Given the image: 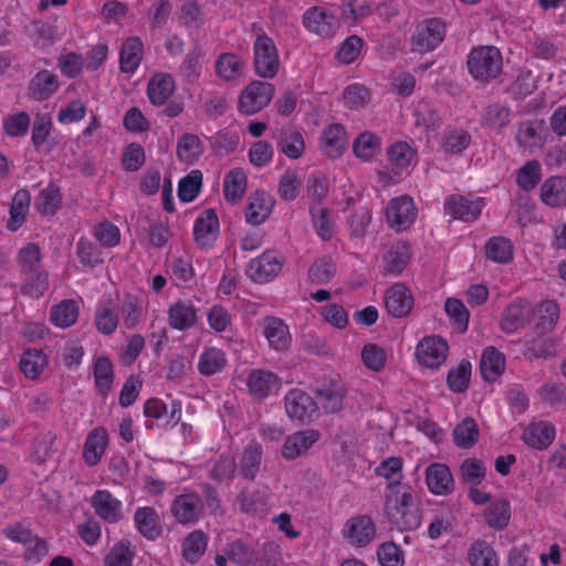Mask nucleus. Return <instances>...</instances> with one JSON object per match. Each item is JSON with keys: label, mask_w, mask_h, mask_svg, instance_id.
<instances>
[{"label": "nucleus", "mask_w": 566, "mask_h": 566, "mask_svg": "<svg viewBox=\"0 0 566 566\" xmlns=\"http://www.w3.org/2000/svg\"><path fill=\"white\" fill-rule=\"evenodd\" d=\"M386 216L391 228L402 231L415 222L417 210L410 197L401 196L390 200L386 209Z\"/></svg>", "instance_id": "10"}, {"label": "nucleus", "mask_w": 566, "mask_h": 566, "mask_svg": "<svg viewBox=\"0 0 566 566\" xmlns=\"http://www.w3.org/2000/svg\"><path fill=\"white\" fill-rule=\"evenodd\" d=\"M541 200L549 207L566 206V177L552 176L541 186Z\"/></svg>", "instance_id": "30"}, {"label": "nucleus", "mask_w": 566, "mask_h": 566, "mask_svg": "<svg viewBox=\"0 0 566 566\" xmlns=\"http://www.w3.org/2000/svg\"><path fill=\"white\" fill-rule=\"evenodd\" d=\"M512 112L502 103H492L484 107L481 124L492 130L501 132L511 122Z\"/></svg>", "instance_id": "32"}, {"label": "nucleus", "mask_w": 566, "mask_h": 566, "mask_svg": "<svg viewBox=\"0 0 566 566\" xmlns=\"http://www.w3.org/2000/svg\"><path fill=\"white\" fill-rule=\"evenodd\" d=\"M24 282L21 286V293L32 298L41 297L49 287V275L43 270L33 271L32 274H21Z\"/></svg>", "instance_id": "52"}, {"label": "nucleus", "mask_w": 566, "mask_h": 566, "mask_svg": "<svg viewBox=\"0 0 566 566\" xmlns=\"http://www.w3.org/2000/svg\"><path fill=\"white\" fill-rule=\"evenodd\" d=\"M511 518V505L506 499H497L492 501L484 511V520L486 524L494 528L504 530Z\"/></svg>", "instance_id": "35"}, {"label": "nucleus", "mask_w": 566, "mask_h": 566, "mask_svg": "<svg viewBox=\"0 0 566 566\" xmlns=\"http://www.w3.org/2000/svg\"><path fill=\"white\" fill-rule=\"evenodd\" d=\"M108 444V434L105 428L98 427L93 429L84 443L83 459L88 467L96 465Z\"/></svg>", "instance_id": "23"}, {"label": "nucleus", "mask_w": 566, "mask_h": 566, "mask_svg": "<svg viewBox=\"0 0 566 566\" xmlns=\"http://www.w3.org/2000/svg\"><path fill=\"white\" fill-rule=\"evenodd\" d=\"M274 95V86L269 82L253 81L244 87L239 97V111L253 115L263 109Z\"/></svg>", "instance_id": "5"}, {"label": "nucleus", "mask_w": 566, "mask_h": 566, "mask_svg": "<svg viewBox=\"0 0 566 566\" xmlns=\"http://www.w3.org/2000/svg\"><path fill=\"white\" fill-rule=\"evenodd\" d=\"M244 64L237 54L223 53L216 62L217 74L226 80L233 81L243 72Z\"/></svg>", "instance_id": "51"}, {"label": "nucleus", "mask_w": 566, "mask_h": 566, "mask_svg": "<svg viewBox=\"0 0 566 566\" xmlns=\"http://www.w3.org/2000/svg\"><path fill=\"white\" fill-rule=\"evenodd\" d=\"M91 505L95 514L107 523L122 520V503L116 497H92Z\"/></svg>", "instance_id": "46"}, {"label": "nucleus", "mask_w": 566, "mask_h": 566, "mask_svg": "<svg viewBox=\"0 0 566 566\" xmlns=\"http://www.w3.org/2000/svg\"><path fill=\"white\" fill-rule=\"evenodd\" d=\"M78 317V305L74 300H64L54 305L50 312L51 322L61 328L75 324Z\"/></svg>", "instance_id": "43"}, {"label": "nucleus", "mask_w": 566, "mask_h": 566, "mask_svg": "<svg viewBox=\"0 0 566 566\" xmlns=\"http://www.w3.org/2000/svg\"><path fill=\"white\" fill-rule=\"evenodd\" d=\"M471 369V363L465 359L461 360L455 368L450 369L447 376L449 389L457 394L464 392L469 387Z\"/></svg>", "instance_id": "53"}, {"label": "nucleus", "mask_w": 566, "mask_h": 566, "mask_svg": "<svg viewBox=\"0 0 566 566\" xmlns=\"http://www.w3.org/2000/svg\"><path fill=\"white\" fill-rule=\"evenodd\" d=\"M471 143V136L463 129L449 128L442 137V148L449 154H459Z\"/></svg>", "instance_id": "63"}, {"label": "nucleus", "mask_w": 566, "mask_h": 566, "mask_svg": "<svg viewBox=\"0 0 566 566\" xmlns=\"http://www.w3.org/2000/svg\"><path fill=\"white\" fill-rule=\"evenodd\" d=\"M558 339L551 335H537L525 342L524 356L530 359H548L556 356Z\"/></svg>", "instance_id": "26"}, {"label": "nucleus", "mask_w": 566, "mask_h": 566, "mask_svg": "<svg viewBox=\"0 0 566 566\" xmlns=\"http://www.w3.org/2000/svg\"><path fill=\"white\" fill-rule=\"evenodd\" d=\"M386 514L389 522L398 530H416L421 524L419 497H388Z\"/></svg>", "instance_id": "2"}, {"label": "nucleus", "mask_w": 566, "mask_h": 566, "mask_svg": "<svg viewBox=\"0 0 566 566\" xmlns=\"http://www.w3.org/2000/svg\"><path fill=\"white\" fill-rule=\"evenodd\" d=\"M444 209L453 219L470 222L480 217L482 201L480 199L471 200L460 195H452L447 200Z\"/></svg>", "instance_id": "18"}, {"label": "nucleus", "mask_w": 566, "mask_h": 566, "mask_svg": "<svg viewBox=\"0 0 566 566\" xmlns=\"http://www.w3.org/2000/svg\"><path fill=\"white\" fill-rule=\"evenodd\" d=\"M48 365V358L42 350L28 349L20 359V368L25 377L35 379Z\"/></svg>", "instance_id": "47"}, {"label": "nucleus", "mask_w": 566, "mask_h": 566, "mask_svg": "<svg viewBox=\"0 0 566 566\" xmlns=\"http://www.w3.org/2000/svg\"><path fill=\"white\" fill-rule=\"evenodd\" d=\"M208 537L205 532L195 530L190 532L182 541L181 554L182 557L191 563H197L207 549Z\"/></svg>", "instance_id": "38"}, {"label": "nucleus", "mask_w": 566, "mask_h": 566, "mask_svg": "<svg viewBox=\"0 0 566 566\" xmlns=\"http://www.w3.org/2000/svg\"><path fill=\"white\" fill-rule=\"evenodd\" d=\"M203 154V144L200 138L190 133H185L177 142L176 155L185 164H193Z\"/></svg>", "instance_id": "37"}, {"label": "nucleus", "mask_w": 566, "mask_h": 566, "mask_svg": "<svg viewBox=\"0 0 566 566\" xmlns=\"http://www.w3.org/2000/svg\"><path fill=\"white\" fill-rule=\"evenodd\" d=\"M343 535L349 545L366 547L375 538L376 525L368 515L354 516L346 522Z\"/></svg>", "instance_id": "7"}, {"label": "nucleus", "mask_w": 566, "mask_h": 566, "mask_svg": "<svg viewBox=\"0 0 566 566\" xmlns=\"http://www.w3.org/2000/svg\"><path fill=\"white\" fill-rule=\"evenodd\" d=\"M262 460V448L258 443H251L247 447L241 458V472L244 478L254 479L259 472Z\"/></svg>", "instance_id": "62"}, {"label": "nucleus", "mask_w": 566, "mask_h": 566, "mask_svg": "<svg viewBox=\"0 0 566 566\" xmlns=\"http://www.w3.org/2000/svg\"><path fill=\"white\" fill-rule=\"evenodd\" d=\"M247 188V176L240 169L230 170L224 179L223 191L228 202L235 203L242 198Z\"/></svg>", "instance_id": "48"}, {"label": "nucleus", "mask_w": 566, "mask_h": 566, "mask_svg": "<svg viewBox=\"0 0 566 566\" xmlns=\"http://www.w3.org/2000/svg\"><path fill=\"white\" fill-rule=\"evenodd\" d=\"M201 56V50L198 48L191 49L187 53L179 66V74L185 81L193 83L200 76L202 69L200 62Z\"/></svg>", "instance_id": "64"}, {"label": "nucleus", "mask_w": 566, "mask_h": 566, "mask_svg": "<svg viewBox=\"0 0 566 566\" xmlns=\"http://www.w3.org/2000/svg\"><path fill=\"white\" fill-rule=\"evenodd\" d=\"M319 438V431L314 429L296 431L285 439L282 447V457L285 460H295L305 453Z\"/></svg>", "instance_id": "15"}, {"label": "nucleus", "mask_w": 566, "mask_h": 566, "mask_svg": "<svg viewBox=\"0 0 566 566\" xmlns=\"http://www.w3.org/2000/svg\"><path fill=\"white\" fill-rule=\"evenodd\" d=\"M452 436L457 447L462 449L472 448L478 442L480 436L476 421L472 417H465L455 426Z\"/></svg>", "instance_id": "42"}, {"label": "nucleus", "mask_w": 566, "mask_h": 566, "mask_svg": "<svg viewBox=\"0 0 566 566\" xmlns=\"http://www.w3.org/2000/svg\"><path fill=\"white\" fill-rule=\"evenodd\" d=\"M120 314L126 328L136 327L144 316L143 301L138 296L126 295L120 305Z\"/></svg>", "instance_id": "50"}, {"label": "nucleus", "mask_w": 566, "mask_h": 566, "mask_svg": "<svg viewBox=\"0 0 566 566\" xmlns=\"http://www.w3.org/2000/svg\"><path fill=\"white\" fill-rule=\"evenodd\" d=\"M226 353L216 347L206 348L198 361V370L203 376H212L220 373L227 366Z\"/></svg>", "instance_id": "40"}, {"label": "nucleus", "mask_w": 566, "mask_h": 566, "mask_svg": "<svg viewBox=\"0 0 566 566\" xmlns=\"http://www.w3.org/2000/svg\"><path fill=\"white\" fill-rule=\"evenodd\" d=\"M469 74L480 84L488 85L500 80L503 73V56L494 45L474 46L467 59Z\"/></svg>", "instance_id": "1"}, {"label": "nucleus", "mask_w": 566, "mask_h": 566, "mask_svg": "<svg viewBox=\"0 0 566 566\" xmlns=\"http://www.w3.org/2000/svg\"><path fill=\"white\" fill-rule=\"evenodd\" d=\"M169 326L177 331H187L197 323V308L189 300H178L168 308Z\"/></svg>", "instance_id": "19"}, {"label": "nucleus", "mask_w": 566, "mask_h": 566, "mask_svg": "<svg viewBox=\"0 0 566 566\" xmlns=\"http://www.w3.org/2000/svg\"><path fill=\"white\" fill-rule=\"evenodd\" d=\"M525 321L524 306L517 302L511 303L502 314L501 329L505 333H514L523 327Z\"/></svg>", "instance_id": "57"}, {"label": "nucleus", "mask_w": 566, "mask_h": 566, "mask_svg": "<svg viewBox=\"0 0 566 566\" xmlns=\"http://www.w3.org/2000/svg\"><path fill=\"white\" fill-rule=\"evenodd\" d=\"M545 136V120L533 118L518 124L515 139L517 145L522 148H534L544 144Z\"/></svg>", "instance_id": "17"}, {"label": "nucleus", "mask_w": 566, "mask_h": 566, "mask_svg": "<svg viewBox=\"0 0 566 566\" xmlns=\"http://www.w3.org/2000/svg\"><path fill=\"white\" fill-rule=\"evenodd\" d=\"M281 270L282 263L279 258L272 252H265L249 262L247 274L252 281L264 283L275 277Z\"/></svg>", "instance_id": "13"}, {"label": "nucleus", "mask_w": 566, "mask_h": 566, "mask_svg": "<svg viewBox=\"0 0 566 566\" xmlns=\"http://www.w3.org/2000/svg\"><path fill=\"white\" fill-rule=\"evenodd\" d=\"M315 394L316 403H319L326 412L334 413L343 408L346 388L342 381L331 380L317 388Z\"/></svg>", "instance_id": "20"}, {"label": "nucleus", "mask_w": 566, "mask_h": 566, "mask_svg": "<svg viewBox=\"0 0 566 566\" xmlns=\"http://www.w3.org/2000/svg\"><path fill=\"white\" fill-rule=\"evenodd\" d=\"M59 88L57 76L48 70L35 74L29 84V95L36 101H44L53 95Z\"/></svg>", "instance_id": "31"}, {"label": "nucleus", "mask_w": 566, "mask_h": 566, "mask_svg": "<svg viewBox=\"0 0 566 566\" xmlns=\"http://www.w3.org/2000/svg\"><path fill=\"white\" fill-rule=\"evenodd\" d=\"M505 369V357L493 346L486 347L481 356L480 373L485 381L496 380Z\"/></svg>", "instance_id": "28"}, {"label": "nucleus", "mask_w": 566, "mask_h": 566, "mask_svg": "<svg viewBox=\"0 0 566 566\" xmlns=\"http://www.w3.org/2000/svg\"><path fill=\"white\" fill-rule=\"evenodd\" d=\"M52 126L53 123L50 114L38 113L34 116L32 124L31 142L35 149H39L48 142V138L52 130Z\"/></svg>", "instance_id": "61"}, {"label": "nucleus", "mask_w": 566, "mask_h": 566, "mask_svg": "<svg viewBox=\"0 0 566 566\" xmlns=\"http://www.w3.org/2000/svg\"><path fill=\"white\" fill-rule=\"evenodd\" d=\"M410 260L409 245L398 242L384 255V272L389 275H399Z\"/></svg>", "instance_id": "34"}, {"label": "nucleus", "mask_w": 566, "mask_h": 566, "mask_svg": "<svg viewBox=\"0 0 566 566\" xmlns=\"http://www.w3.org/2000/svg\"><path fill=\"white\" fill-rule=\"evenodd\" d=\"M448 343L439 336H427L419 342L416 348L418 363L428 368H438L447 359Z\"/></svg>", "instance_id": "8"}, {"label": "nucleus", "mask_w": 566, "mask_h": 566, "mask_svg": "<svg viewBox=\"0 0 566 566\" xmlns=\"http://www.w3.org/2000/svg\"><path fill=\"white\" fill-rule=\"evenodd\" d=\"M542 176L541 163L536 159H532L516 170L515 181L521 190L528 192L537 187L542 180Z\"/></svg>", "instance_id": "41"}, {"label": "nucleus", "mask_w": 566, "mask_h": 566, "mask_svg": "<svg viewBox=\"0 0 566 566\" xmlns=\"http://www.w3.org/2000/svg\"><path fill=\"white\" fill-rule=\"evenodd\" d=\"M277 147L290 159H297L305 149L303 135L297 130L283 129L280 134Z\"/></svg>", "instance_id": "45"}, {"label": "nucleus", "mask_w": 566, "mask_h": 566, "mask_svg": "<svg viewBox=\"0 0 566 566\" xmlns=\"http://www.w3.org/2000/svg\"><path fill=\"white\" fill-rule=\"evenodd\" d=\"M226 555L240 566H253L259 560V554L241 539L230 543L226 548Z\"/></svg>", "instance_id": "49"}, {"label": "nucleus", "mask_w": 566, "mask_h": 566, "mask_svg": "<svg viewBox=\"0 0 566 566\" xmlns=\"http://www.w3.org/2000/svg\"><path fill=\"white\" fill-rule=\"evenodd\" d=\"M144 55V44L138 36H130L124 41L119 51V69L123 73H134Z\"/></svg>", "instance_id": "24"}, {"label": "nucleus", "mask_w": 566, "mask_h": 566, "mask_svg": "<svg viewBox=\"0 0 566 566\" xmlns=\"http://www.w3.org/2000/svg\"><path fill=\"white\" fill-rule=\"evenodd\" d=\"M219 235V219L213 209L202 211L195 221L193 239L201 248L211 247Z\"/></svg>", "instance_id": "14"}, {"label": "nucleus", "mask_w": 566, "mask_h": 566, "mask_svg": "<svg viewBox=\"0 0 566 566\" xmlns=\"http://www.w3.org/2000/svg\"><path fill=\"white\" fill-rule=\"evenodd\" d=\"M485 255L495 263L506 264L513 259V244L504 237H493L485 244Z\"/></svg>", "instance_id": "44"}, {"label": "nucleus", "mask_w": 566, "mask_h": 566, "mask_svg": "<svg viewBox=\"0 0 566 566\" xmlns=\"http://www.w3.org/2000/svg\"><path fill=\"white\" fill-rule=\"evenodd\" d=\"M253 50L256 74L264 78L274 77L279 72L280 61L273 40L265 33L259 34Z\"/></svg>", "instance_id": "4"}, {"label": "nucleus", "mask_w": 566, "mask_h": 566, "mask_svg": "<svg viewBox=\"0 0 566 566\" xmlns=\"http://www.w3.org/2000/svg\"><path fill=\"white\" fill-rule=\"evenodd\" d=\"M259 324L263 336L272 349L284 352L290 348L292 342L290 327L282 318L266 315Z\"/></svg>", "instance_id": "9"}, {"label": "nucleus", "mask_w": 566, "mask_h": 566, "mask_svg": "<svg viewBox=\"0 0 566 566\" xmlns=\"http://www.w3.org/2000/svg\"><path fill=\"white\" fill-rule=\"evenodd\" d=\"M171 512L181 524L198 521L202 515V505L195 497H176L171 504Z\"/></svg>", "instance_id": "36"}, {"label": "nucleus", "mask_w": 566, "mask_h": 566, "mask_svg": "<svg viewBox=\"0 0 566 566\" xmlns=\"http://www.w3.org/2000/svg\"><path fill=\"white\" fill-rule=\"evenodd\" d=\"M303 23L313 33L331 36L334 33L335 17L322 7H312L305 11Z\"/></svg>", "instance_id": "21"}, {"label": "nucleus", "mask_w": 566, "mask_h": 566, "mask_svg": "<svg viewBox=\"0 0 566 566\" xmlns=\"http://www.w3.org/2000/svg\"><path fill=\"white\" fill-rule=\"evenodd\" d=\"M94 379L97 390L106 395L112 387L114 373L113 365L107 357H99L94 365Z\"/></svg>", "instance_id": "60"}, {"label": "nucleus", "mask_w": 566, "mask_h": 566, "mask_svg": "<svg viewBox=\"0 0 566 566\" xmlns=\"http://www.w3.org/2000/svg\"><path fill=\"white\" fill-rule=\"evenodd\" d=\"M61 206V193L56 186L49 185L35 199L36 210L44 216L54 214Z\"/></svg>", "instance_id": "56"}, {"label": "nucleus", "mask_w": 566, "mask_h": 566, "mask_svg": "<svg viewBox=\"0 0 566 566\" xmlns=\"http://www.w3.org/2000/svg\"><path fill=\"white\" fill-rule=\"evenodd\" d=\"M415 304L411 291L403 283H395L385 294L387 312L396 318L407 316Z\"/></svg>", "instance_id": "11"}, {"label": "nucleus", "mask_w": 566, "mask_h": 566, "mask_svg": "<svg viewBox=\"0 0 566 566\" xmlns=\"http://www.w3.org/2000/svg\"><path fill=\"white\" fill-rule=\"evenodd\" d=\"M446 34L447 24L442 19H424L416 25L410 38V49L421 54L431 52L443 42Z\"/></svg>", "instance_id": "3"}, {"label": "nucleus", "mask_w": 566, "mask_h": 566, "mask_svg": "<svg viewBox=\"0 0 566 566\" xmlns=\"http://www.w3.org/2000/svg\"><path fill=\"white\" fill-rule=\"evenodd\" d=\"M202 184V172L198 169L191 170L181 178L178 186V197L184 202H190L199 195Z\"/></svg>", "instance_id": "59"}, {"label": "nucleus", "mask_w": 566, "mask_h": 566, "mask_svg": "<svg viewBox=\"0 0 566 566\" xmlns=\"http://www.w3.org/2000/svg\"><path fill=\"white\" fill-rule=\"evenodd\" d=\"M41 250L38 244L29 243L22 248L17 255V264L20 274H32L40 270Z\"/></svg>", "instance_id": "54"}, {"label": "nucleus", "mask_w": 566, "mask_h": 566, "mask_svg": "<svg viewBox=\"0 0 566 566\" xmlns=\"http://www.w3.org/2000/svg\"><path fill=\"white\" fill-rule=\"evenodd\" d=\"M354 154L364 160H369L380 151V139L373 133H361L353 144Z\"/></svg>", "instance_id": "55"}, {"label": "nucleus", "mask_w": 566, "mask_h": 566, "mask_svg": "<svg viewBox=\"0 0 566 566\" xmlns=\"http://www.w3.org/2000/svg\"><path fill=\"white\" fill-rule=\"evenodd\" d=\"M31 201V195L27 189L15 192L10 206V219L7 228L11 231L18 230L25 220Z\"/></svg>", "instance_id": "39"}, {"label": "nucleus", "mask_w": 566, "mask_h": 566, "mask_svg": "<svg viewBox=\"0 0 566 566\" xmlns=\"http://www.w3.org/2000/svg\"><path fill=\"white\" fill-rule=\"evenodd\" d=\"M175 81L168 73H157L151 76L147 85V95L151 104L164 105L174 94Z\"/></svg>", "instance_id": "29"}, {"label": "nucleus", "mask_w": 566, "mask_h": 566, "mask_svg": "<svg viewBox=\"0 0 566 566\" xmlns=\"http://www.w3.org/2000/svg\"><path fill=\"white\" fill-rule=\"evenodd\" d=\"M426 482L429 490L440 495L449 491V486L453 482L449 468L443 463H432L426 470Z\"/></svg>", "instance_id": "33"}, {"label": "nucleus", "mask_w": 566, "mask_h": 566, "mask_svg": "<svg viewBox=\"0 0 566 566\" xmlns=\"http://www.w3.org/2000/svg\"><path fill=\"white\" fill-rule=\"evenodd\" d=\"M471 566H497L493 548L485 541H475L469 549Z\"/></svg>", "instance_id": "58"}, {"label": "nucleus", "mask_w": 566, "mask_h": 566, "mask_svg": "<svg viewBox=\"0 0 566 566\" xmlns=\"http://www.w3.org/2000/svg\"><path fill=\"white\" fill-rule=\"evenodd\" d=\"M274 202V198L266 191L256 190L251 193L245 210L247 222L252 226L262 224L271 214Z\"/></svg>", "instance_id": "16"}, {"label": "nucleus", "mask_w": 566, "mask_h": 566, "mask_svg": "<svg viewBox=\"0 0 566 566\" xmlns=\"http://www.w3.org/2000/svg\"><path fill=\"white\" fill-rule=\"evenodd\" d=\"M245 384L253 399L260 401L277 394L282 385L275 373L261 368L250 370Z\"/></svg>", "instance_id": "6"}, {"label": "nucleus", "mask_w": 566, "mask_h": 566, "mask_svg": "<svg viewBox=\"0 0 566 566\" xmlns=\"http://www.w3.org/2000/svg\"><path fill=\"white\" fill-rule=\"evenodd\" d=\"M555 439V428L546 421L531 423L523 432V441L535 449H546Z\"/></svg>", "instance_id": "27"}, {"label": "nucleus", "mask_w": 566, "mask_h": 566, "mask_svg": "<svg viewBox=\"0 0 566 566\" xmlns=\"http://www.w3.org/2000/svg\"><path fill=\"white\" fill-rule=\"evenodd\" d=\"M134 522L138 532L149 541L157 539L163 533L159 515L153 507L137 509L134 514Z\"/></svg>", "instance_id": "25"}, {"label": "nucleus", "mask_w": 566, "mask_h": 566, "mask_svg": "<svg viewBox=\"0 0 566 566\" xmlns=\"http://www.w3.org/2000/svg\"><path fill=\"white\" fill-rule=\"evenodd\" d=\"M284 407L290 419L304 421L316 411L317 403L304 390L294 388L285 395Z\"/></svg>", "instance_id": "12"}, {"label": "nucleus", "mask_w": 566, "mask_h": 566, "mask_svg": "<svg viewBox=\"0 0 566 566\" xmlns=\"http://www.w3.org/2000/svg\"><path fill=\"white\" fill-rule=\"evenodd\" d=\"M347 133L340 124L327 126L321 136V148L329 158H338L347 146Z\"/></svg>", "instance_id": "22"}]
</instances>
